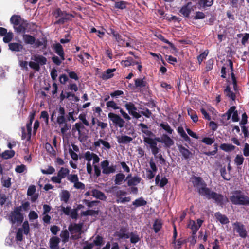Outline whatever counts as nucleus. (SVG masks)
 I'll return each instance as SVG.
<instances>
[{"instance_id":"obj_34","label":"nucleus","mask_w":249,"mask_h":249,"mask_svg":"<svg viewBox=\"0 0 249 249\" xmlns=\"http://www.w3.org/2000/svg\"><path fill=\"white\" fill-rule=\"evenodd\" d=\"M41 40H39V39H37V40H36L35 42L34 43L35 48H38L41 46H43V49H46L47 46V39L44 37L42 38Z\"/></svg>"},{"instance_id":"obj_25","label":"nucleus","mask_w":249,"mask_h":249,"mask_svg":"<svg viewBox=\"0 0 249 249\" xmlns=\"http://www.w3.org/2000/svg\"><path fill=\"white\" fill-rule=\"evenodd\" d=\"M117 138V142L120 144H127L133 140L132 138L126 135L119 136Z\"/></svg>"},{"instance_id":"obj_32","label":"nucleus","mask_w":249,"mask_h":249,"mask_svg":"<svg viewBox=\"0 0 249 249\" xmlns=\"http://www.w3.org/2000/svg\"><path fill=\"white\" fill-rule=\"evenodd\" d=\"M105 241L104 240L103 237L99 235L96 236L93 243H89V244H92L93 248L94 246L100 247L103 245Z\"/></svg>"},{"instance_id":"obj_54","label":"nucleus","mask_w":249,"mask_h":249,"mask_svg":"<svg viewBox=\"0 0 249 249\" xmlns=\"http://www.w3.org/2000/svg\"><path fill=\"white\" fill-rule=\"evenodd\" d=\"M244 158L242 155H237L234 159V162L237 166H240L243 163Z\"/></svg>"},{"instance_id":"obj_3","label":"nucleus","mask_w":249,"mask_h":249,"mask_svg":"<svg viewBox=\"0 0 249 249\" xmlns=\"http://www.w3.org/2000/svg\"><path fill=\"white\" fill-rule=\"evenodd\" d=\"M229 199L233 205L249 206V197L240 190L235 191Z\"/></svg>"},{"instance_id":"obj_28","label":"nucleus","mask_w":249,"mask_h":249,"mask_svg":"<svg viewBox=\"0 0 249 249\" xmlns=\"http://www.w3.org/2000/svg\"><path fill=\"white\" fill-rule=\"evenodd\" d=\"M39 65H44L47 63V59L45 57L40 55H35L34 58H32Z\"/></svg>"},{"instance_id":"obj_64","label":"nucleus","mask_w":249,"mask_h":249,"mask_svg":"<svg viewBox=\"0 0 249 249\" xmlns=\"http://www.w3.org/2000/svg\"><path fill=\"white\" fill-rule=\"evenodd\" d=\"M29 65L30 68L36 71H39L40 70V66L36 62L30 61L29 63Z\"/></svg>"},{"instance_id":"obj_11","label":"nucleus","mask_w":249,"mask_h":249,"mask_svg":"<svg viewBox=\"0 0 249 249\" xmlns=\"http://www.w3.org/2000/svg\"><path fill=\"white\" fill-rule=\"evenodd\" d=\"M234 228L239 236L243 238H245L247 236V232L243 224L239 222H236L233 224Z\"/></svg>"},{"instance_id":"obj_15","label":"nucleus","mask_w":249,"mask_h":249,"mask_svg":"<svg viewBox=\"0 0 249 249\" xmlns=\"http://www.w3.org/2000/svg\"><path fill=\"white\" fill-rule=\"evenodd\" d=\"M53 49L55 53L60 56L61 59L64 60L65 53L63 46L60 43H57L53 44Z\"/></svg>"},{"instance_id":"obj_9","label":"nucleus","mask_w":249,"mask_h":249,"mask_svg":"<svg viewBox=\"0 0 249 249\" xmlns=\"http://www.w3.org/2000/svg\"><path fill=\"white\" fill-rule=\"evenodd\" d=\"M228 66H229V69L231 72V80H232L234 91L235 92H238V85H237V81L236 80L235 76L233 72V62H232V60L231 59H229L228 60Z\"/></svg>"},{"instance_id":"obj_17","label":"nucleus","mask_w":249,"mask_h":249,"mask_svg":"<svg viewBox=\"0 0 249 249\" xmlns=\"http://www.w3.org/2000/svg\"><path fill=\"white\" fill-rule=\"evenodd\" d=\"M83 226V223L71 224L69 226L68 230L71 233H81Z\"/></svg>"},{"instance_id":"obj_2","label":"nucleus","mask_w":249,"mask_h":249,"mask_svg":"<svg viewBox=\"0 0 249 249\" xmlns=\"http://www.w3.org/2000/svg\"><path fill=\"white\" fill-rule=\"evenodd\" d=\"M10 22L13 26L15 31L17 33L25 34L31 32L35 30L36 24L29 23L24 19L20 15H13L10 19Z\"/></svg>"},{"instance_id":"obj_14","label":"nucleus","mask_w":249,"mask_h":249,"mask_svg":"<svg viewBox=\"0 0 249 249\" xmlns=\"http://www.w3.org/2000/svg\"><path fill=\"white\" fill-rule=\"evenodd\" d=\"M127 229L126 227H121L119 231H116L114 235L117 237L119 239H128L129 238V233H126Z\"/></svg>"},{"instance_id":"obj_39","label":"nucleus","mask_w":249,"mask_h":249,"mask_svg":"<svg viewBox=\"0 0 249 249\" xmlns=\"http://www.w3.org/2000/svg\"><path fill=\"white\" fill-rule=\"evenodd\" d=\"M187 113L194 122L196 123L198 121V118L195 110L190 108L187 109Z\"/></svg>"},{"instance_id":"obj_38","label":"nucleus","mask_w":249,"mask_h":249,"mask_svg":"<svg viewBox=\"0 0 249 249\" xmlns=\"http://www.w3.org/2000/svg\"><path fill=\"white\" fill-rule=\"evenodd\" d=\"M125 175L121 173H118L115 176V184L116 185H121L123 180H124Z\"/></svg>"},{"instance_id":"obj_44","label":"nucleus","mask_w":249,"mask_h":249,"mask_svg":"<svg viewBox=\"0 0 249 249\" xmlns=\"http://www.w3.org/2000/svg\"><path fill=\"white\" fill-rule=\"evenodd\" d=\"M160 126L166 131L169 134H172L174 132L173 129L167 123H162L160 124Z\"/></svg>"},{"instance_id":"obj_55","label":"nucleus","mask_w":249,"mask_h":249,"mask_svg":"<svg viewBox=\"0 0 249 249\" xmlns=\"http://www.w3.org/2000/svg\"><path fill=\"white\" fill-rule=\"evenodd\" d=\"M23 229L22 228H18V229L16 235V239L17 241H22L23 240Z\"/></svg>"},{"instance_id":"obj_47","label":"nucleus","mask_w":249,"mask_h":249,"mask_svg":"<svg viewBox=\"0 0 249 249\" xmlns=\"http://www.w3.org/2000/svg\"><path fill=\"white\" fill-rule=\"evenodd\" d=\"M70 194L69 192L67 190H64L62 192L61 196V200L67 203L70 198Z\"/></svg>"},{"instance_id":"obj_46","label":"nucleus","mask_w":249,"mask_h":249,"mask_svg":"<svg viewBox=\"0 0 249 249\" xmlns=\"http://www.w3.org/2000/svg\"><path fill=\"white\" fill-rule=\"evenodd\" d=\"M127 2L124 1H115L114 7L116 8L123 10L126 8Z\"/></svg>"},{"instance_id":"obj_40","label":"nucleus","mask_w":249,"mask_h":249,"mask_svg":"<svg viewBox=\"0 0 249 249\" xmlns=\"http://www.w3.org/2000/svg\"><path fill=\"white\" fill-rule=\"evenodd\" d=\"M188 227L192 231V234H196L197 231L199 229V226L195 223V221H190L188 225Z\"/></svg>"},{"instance_id":"obj_63","label":"nucleus","mask_w":249,"mask_h":249,"mask_svg":"<svg viewBox=\"0 0 249 249\" xmlns=\"http://www.w3.org/2000/svg\"><path fill=\"white\" fill-rule=\"evenodd\" d=\"M41 171L43 174H52L55 172V169L53 166H49L47 169H41Z\"/></svg>"},{"instance_id":"obj_53","label":"nucleus","mask_w":249,"mask_h":249,"mask_svg":"<svg viewBox=\"0 0 249 249\" xmlns=\"http://www.w3.org/2000/svg\"><path fill=\"white\" fill-rule=\"evenodd\" d=\"M60 237L62 239V241L64 242H66L68 241L69 238V233L67 230H64L62 231L60 235Z\"/></svg>"},{"instance_id":"obj_21","label":"nucleus","mask_w":249,"mask_h":249,"mask_svg":"<svg viewBox=\"0 0 249 249\" xmlns=\"http://www.w3.org/2000/svg\"><path fill=\"white\" fill-rule=\"evenodd\" d=\"M162 140V143H164L166 148H170L174 144V141L167 134H163Z\"/></svg>"},{"instance_id":"obj_60","label":"nucleus","mask_w":249,"mask_h":249,"mask_svg":"<svg viewBox=\"0 0 249 249\" xmlns=\"http://www.w3.org/2000/svg\"><path fill=\"white\" fill-rule=\"evenodd\" d=\"M106 105L108 108L111 107L114 109H120V107L117 106L114 101H109L107 102L106 104Z\"/></svg>"},{"instance_id":"obj_7","label":"nucleus","mask_w":249,"mask_h":249,"mask_svg":"<svg viewBox=\"0 0 249 249\" xmlns=\"http://www.w3.org/2000/svg\"><path fill=\"white\" fill-rule=\"evenodd\" d=\"M70 173L69 169L64 167H61L60 170L57 173V176H53L51 178V181L53 183L60 184L61 183L62 179L68 178Z\"/></svg>"},{"instance_id":"obj_24","label":"nucleus","mask_w":249,"mask_h":249,"mask_svg":"<svg viewBox=\"0 0 249 249\" xmlns=\"http://www.w3.org/2000/svg\"><path fill=\"white\" fill-rule=\"evenodd\" d=\"M139 126L141 127L142 133L145 134L147 136V137L150 138V137L155 136V135L151 131L148 130V126L145 124L140 123Z\"/></svg>"},{"instance_id":"obj_52","label":"nucleus","mask_w":249,"mask_h":249,"mask_svg":"<svg viewBox=\"0 0 249 249\" xmlns=\"http://www.w3.org/2000/svg\"><path fill=\"white\" fill-rule=\"evenodd\" d=\"M22 229L24 234L28 235L30 232V227L28 221L26 220L22 222Z\"/></svg>"},{"instance_id":"obj_59","label":"nucleus","mask_w":249,"mask_h":249,"mask_svg":"<svg viewBox=\"0 0 249 249\" xmlns=\"http://www.w3.org/2000/svg\"><path fill=\"white\" fill-rule=\"evenodd\" d=\"M67 121L65 115H58L57 117L56 122L60 125L65 124Z\"/></svg>"},{"instance_id":"obj_33","label":"nucleus","mask_w":249,"mask_h":249,"mask_svg":"<svg viewBox=\"0 0 249 249\" xmlns=\"http://www.w3.org/2000/svg\"><path fill=\"white\" fill-rule=\"evenodd\" d=\"M147 201L145 200L142 197H140L136 199L132 202V205L135 206V207H139L141 206H144L147 204Z\"/></svg>"},{"instance_id":"obj_5","label":"nucleus","mask_w":249,"mask_h":249,"mask_svg":"<svg viewBox=\"0 0 249 249\" xmlns=\"http://www.w3.org/2000/svg\"><path fill=\"white\" fill-rule=\"evenodd\" d=\"M8 219L11 224L17 223L18 226L21 224L24 220V214L21 213V207H16L8 215Z\"/></svg>"},{"instance_id":"obj_8","label":"nucleus","mask_w":249,"mask_h":249,"mask_svg":"<svg viewBox=\"0 0 249 249\" xmlns=\"http://www.w3.org/2000/svg\"><path fill=\"white\" fill-rule=\"evenodd\" d=\"M108 117L116 127L122 128L124 126L125 121L119 115L110 112L108 114Z\"/></svg>"},{"instance_id":"obj_58","label":"nucleus","mask_w":249,"mask_h":249,"mask_svg":"<svg viewBox=\"0 0 249 249\" xmlns=\"http://www.w3.org/2000/svg\"><path fill=\"white\" fill-rule=\"evenodd\" d=\"M67 179L71 182L74 183L75 182L78 181L79 178L76 174L70 175L69 174L68 176Z\"/></svg>"},{"instance_id":"obj_61","label":"nucleus","mask_w":249,"mask_h":249,"mask_svg":"<svg viewBox=\"0 0 249 249\" xmlns=\"http://www.w3.org/2000/svg\"><path fill=\"white\" fill-rule=\"evenodd\" d=\"M45 147L48 152L52 154H55V151L50 143L47 142L45 145Z\"/></svg>"},{"instance_id":"obj_49","label":"nucleus","mask_w":249,"mask_h":249,"mask_svg":"<svg viewBox=\"0 0 249 249\" xmlns=\"http://www.w3.org/2000/svg\"><path fill=\"white\" fill-rule=\"evenodd\" d=\"M213 3V0H200L199 4L203 7L211 6Z\"/></svg>"},{"instance_id":"obj_27","label":"nucleus","mask_w":249,"mask_h":249,"mask_svg":"<svg viewBox=\"0 0 249 249\" xmlns=\"http://www.w3.org/2000/svg\"><path fill=\"white\" fill-rule=\"evenodd\" d=\"M22 36L23 40L26 44L33 45L35 42L36 38L32 35L25 34V33L23 34Z\"/></svg>"},{"instance_id":"obj_50","label":"nucleus","mask_w":249,"mask_h":249,"mask_svg":"<svg viewBox=\"0 0 249 249\" xmlns=\"http://www.w3.org/2000/svg\"><path fill=\"white\" fill-rule=\"evenodd\" d=\"M162 227V223L160 220H156L153 224V229L155 233H158Z\"/></svg>"},{"instance_id":"obj_31","label":"nucleus","mask_w":249,"mask_h":249,"mask_svg":"<svg viewBox=\"0 0 249 249\" xmlns=\"http://www.w3.org/2000/svg\"><path fill=\"white\" fill-rule=\"evenodd\" d=\"M92 196L101 200H104L106 198V196L104 193L97 189H94L92 191Z\"/></svg>"},{"instance_id":"obj_23","label":"nucleus","mask_w":249,"mask_h":249,"mask_svg":"<svg viewBox=\"0 0 249 249\" xmlns=\"http://www.w3.org/2000/svg\"><path fill=\"white\" fill-rule=\"evenodd\" d=\"M60 239L57 236H53L50 239V247L51 249H59Z\"/></svg>"},{"instance_id":"obj_16","label":"nucleus","mask_w":249,"mask_h":249,"mask_svg":"<svg viewBox=\"0 0 249 249\" xmlns=\"http://www.w3.org/2000/svg\"><path fill=\"white\" fill-rule=\"evenodd\" d=\"M224 93L225 96L229 99L232 100V101H235L236 99V94L237 92H233L231 90V88L229 85H227L225 89H224Z\"/></svg>"},{"instance_id":"obj_20","label":"nucleus","mask_w":249,"mask_h":249,"mask_svg":"<svg viewBox=\"0 0 249 249\" xmlns=\"http://www.w3.org/2000/svg\"><path fill=\"white\" fill-rule=\"evenodd\" d=\"M215 217L217 221H219L222 224H226L229 223L228 217L222 214L220 212H218L215 213Z\"/></svg>"},{"instance_id":"obj_42","label":"nucleus","mask_w":249,"mask_h":249,"mask_svg":"<svg viewBox=\"0 0 249 249\" xmlns=\"http://www.w3.org/2000/svg\"><path fill=\"white\" fill-rule=\"evenodd\" d=\"M15 152L13 150H5L2 154L1 157L4 159H8L13 157L15 155Z\"/></svg>"},{"instance_id":"obj_43","label":"nucleus","mask_w":249,"mask_h":249,"mask_svg":"<svg viewBox=\"0 0 249 249\" xmlns=\"http://www.w3.org/2000/svg\"><path fill=\"white\" fill-rule=\"evenodd\" d=\"M135 86L137 88H143L146 86L147 82L143 79H136L134 80Z\"/></svg>"},{"instance_id":"obj_10","label":"nucleus","mask_w":249,"mask_h":249,"mask_svg":"<svg viewBox=\"0 0 249 249\" xmlns=\"http://www.w3.org/2000/svg\"><path fill=\"white\" fill-rule=\"evenodd\" d=\"M125 107L129 113L136 119H139L141 115L136 112L137 108L132 102H128L125 104Z\"/></svg>"},{"instance_id":"obj_22","label":"nucleus","mask_w":249,"mask_h":249,"mask_svg":"<svg viewBox=\"0 0 249 249\" xmlns=\"http://www.w3.org/2000/svg\"><path fill=\"white\" fill-rule=\"evenodd\" d=\"M71 18H74V16L72 14L67 13V15H64L62 18L56 21L55 24H63L66 21L71 20Z\"/></svg>"},{"instance_id":"obj_51","label":"nucleus","mask_w":249,"mask_h":249,"mask_svg":"<svg viewBox=\"0 0 249 249\" xmlns=\"http://www.w3.org/2000/svg\"><path fill=\"white\" fill-rule=\"evenodd\" d=\"M129 235V237H130V242L132 244H136L140 240V238L138 234H135L131 232Z\"/></svg>"},{"instance_id":"obj_57","label":"nucleus","mask_w":249,"mask_h":249,"mask_svg":"<svg viewBox=\"0 0 249 249\" xmlns=\"http://www.w3.org/2000/svg\"><path fill=\"white\" fill-rule=\"evenodd\" d=\"M221 176L224 179L226 180H229L230 179V176L227 175L226 170L225 167L221 168L220 170Z\"/></svg>"},{"instance_id":"obj_56","label":"nucleus","mask_w":249,"mask_h":249,"mask_svg":"<svg viewBox=\"0 0 249 249\" xmlns=\"http://www.w3.org/2000/svg\"><path fill=\"white\" fill-rule=\"evenodd\" d=\"M208 54V51L206 50L202 53L200 55L197 56V60L199 64H200L203 60L205 59Z\"/></svg>"},{"instance_id":"obj_45","label":"nucleus","mask_w":249,"mask_h":249,"mask_svg":"<svg viewBox=\"0 0 249 249\" xmlns=\"http://www.w3.org/2000/svg\"><path fill=\"white\" fill-rule=\"evenodd\" d=\"M99 213L98 211L93 210H88L86 211H82L81 213L82 216H93L97 215Z\"/></svg>"},{"instance_id":"obj_29","label":"nucleus","mask_w":249,"mask_h":249,"mask_svg":"<svg viewBox=\"0 0 249 249\" xmlns=\"http://www.w3.org/2000/svg\"><path fill=\"white\" fill-rule=\"evenodd\" d=\"M85 129V127L81 123H76L73 126L72 128V132H75L77 131L78 132V135L79 136H81L82 135V131Z\"/></svg>"},{"instance_id":"obj_62","label":"nucleus","mask_w":249,"mask_h":249,"mask_svg":"<svg viewBox=\"0 0 249 249\" xmlns=\"http://www.w3.org/2000/svg\"><path fill=\"white\" fill-rule=\"evenodd\" d=\"M55 16V18H58L59 17H61L64 16V15H67V12L65 11H62L60 8H57L55 9L54 12Z\"/></svg>"},{"instance_id":"obj_30","label":"nucleus","mask_w":249,"mask_h":249,"mask_svg":"<svg viewBox=\"0 0 249 249\" xmlns=\"http://www.w3.org/2000/svg\"><path fill=\"white\" fill-rule=\"evenodd\" d=\"M178 132L180 136L187 142H191V139L187 135L182 126L178 127L177 129Z\"/></svg>"},{"instance_id":"obj_41","label":"nucleus","mask_w":249,"mask_h":249,"mask_svg":"<svg viewBox=\"0 0 249 249\" xmlns=\"http://www.w3.org/2000/svg\"><path fill=\"white\" fill-rule=\"evenodd\" d=\"M143 142L145 144H148L150 148L157 145V143L152 138L143 137Z\"/></svg>"},{"instance_id":"obj_18","label":"nucleus","mask_w":249,"mask_h":249,"mask_svg":"<svg viewBox=\"0 0 249 249\" xmlns=\"http://www.w3.org/2000/svg\"><path fill=\"white\" fill-rule=\"evenodd\" d=\"M179 152L185 159H189L192 156V153L182 145L178 146Z\"/></svg>"},{"instance_id":"obj_19","label":"nucleus","mask_w":249,"mask_h":249,"mask_svg":"<svg viewBox=\"0 0 249 249\" xmlns=\"http://www.w3.org/2000/svg\"><path fill=\"white\" fill-rule=\"evenodd\" d=\"M8 46L13 52H20L24 49L23 45L21 43H9Z\"/></svg>"},{"instance_id":"obj_6","label":"nucleus","mask_w":249,"mask_h":249,"mask_svg":"<svg viewBox=\"0 0 249 249\" xmlns=\"http://www.w3.org/2000/svg\"><path fill=\"white\" fill-rule=\"evenodd\" d=\"M118 189L119 187L117 186H114L110 187L108 191L116 196V202L118 203H124L130 201L131 197L130 196L122 197V196H125L127 194V192L123 190H119Z\"/></svg>"},{"instance_id":"obj_37","label":"nucleus","mask_w":249,"mask_h":249,"mask_svg":"<svg viewBox=\"0 0 249 249\" xmlns=\"http://www.w3.org/2000/svg\"><path fill=\"white\" fill-rule=\"evenodd\" d=\"M220 148L224 151L230 152L234 150L235 146L231 144L222 143L220 145Z\"/></svg>"},{"instance_id":"obj_26","label":"nucleus","mask_w":249,"mask_h":249,"mask_svg":"<svg viewBox=\"0 0 249 249\" xmlns=\"http://www.w3.org/2000/svg\"><path fill=\"white\" fill-rule=\"evenodd\" d=\"M115 71L116 69L115 68L107 69L102 75V79L107 80L112 78L114 76L112 73Z\"/></svg>"},{"instance_id":"obj_48","label":"nucleus","mask_w":249,"mask_h":249,"mask_svg":"<svg viewBox=\"0 0 249 249\" xmlns=\"http://www.w3.org/2000/svg\"><path fill=\"white\" fill-rule=\"evenodd\" d=\"M3 36V42L4 43H9L12 40L13 38L14 35L12 32L9 31V32H7Z\"/></svg>"},{"instance_id":"obj_13","label":"nucleus","mask_w":249,"mask_h":249,"mask_svg":"<svg viewBox=\"0 0 249 249\" xmlns=\"http://www.w3.org/2000/svg\"><path fill=\"white\" fill-rule=\"evenodd\" d=\"M192 10H193L192 3L191 2H189L181 8L179 12L184 17L188 18Z\"/></svg>"},{"instance_id":"obj_4","label":"nucleus","mask_w":249,"mask_h":249,"mask_svg":"<svg viewBox=\"0 0 249 249\" xmlns=\"http://www.w3.org/2000/svg\"><path fill=\"white\" fill-rule=\"evenodd\" d=\"M107 33L109 36L114 38V40L118 43L119 46L131 47L129 41H126L125 39L123 38V36L120 34L117 31L115 30L113 27L109 28L107 29Z\"/></svg>"},{"instance_id":"obj_36","label":"nucleus","mask_w":249,"mask_h":249,"mask_svg":"<svg viewBox=\"0 0 249 249\" xmlns=\"http://www.w3.org/2000/svg\"><path fill=\"white\" fill-rule=\"evenodd\" d=\"M157 37L163 42L168 44L170 47L174 50L175 52H177V48L175 47V46L171 42H170L168 40L165 38L163 36H162L161 34H159L157 36Z\"/></svg>"},{"instance_id":"obj_35","label":"nucleus","mask_w":249,"mask_h":249,"mask_svg":"<svg viewBox=\"0 0 249 249\" xmlns=\"http://www.w3.org/2000/svg\"><path fill=\"white\" fill-rule=\"evenodd\" d=\"M141 181V178L138 176H135L132 178L128 179L127 185L128 186H136Z\"/></svg>"},{"instance_id":"obj_12","label":"nucleus","mask_w":249,"mask_h":249,"mask_svg":"<svg viewBox=\"0 0 249 249\" xmlns=\"http://www.w3.org/2000/svg\"><path fill=\"white\" fill-rule=\"evenodd\" d=\"M109 162L107 160H105L101 162V166L102 169V173L104 174H109L115 171V167L108 166Z\"/></svg>"},{"instance_id":"obj_1","label":"nucleus","mask_w":249,"mask_h":249,"mask_svg":"<svg viewBox=\"0 0 249 249\" xmlns=\"http://www.w3.org/2000/svg\"><path fill=\"white\" fill-rule=\"evenodd\" d=\"M191 181L199 195L205 197L208 200H213L219 206L223 207L229 202L226 196L212 191L208 187L206 183L200 177L194 176L191 178Z\"/></svg>"}]
</instances>
